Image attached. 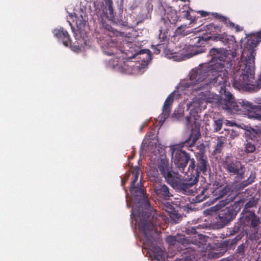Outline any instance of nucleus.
I'll return each mask as SVG.
<instances>
[{
	"instance_id": "obj_17",
	"label": "nucleus",
	"mask_w": 261,
	"mask_h": 261,
	"mask_svg": "<svg viewBox=\"0 0 261 261\" xmlns=\"http://www.w3.org/2000/svg\"><path fill=\"white\" fill-rule=\"evenodd\" d=\"M226 167L229 172L233 174L239 173L240 163L236 162V163L229 162L227 161L226 163Z\"/></svg>"
},
{
	"instance_id": "obj_25",
	"label": "nucleus",
	"mask_w": 261,
	"mask_h": 261,
	"mask_svg": "<svg viewBox=\"0 0 261 261\" xmlns=\"http://www.w3.org/2000/svg\"><path fill=\"white\" fill-rule=\"evenodd\" d=\"M250 219L251 221V225L253 226V227L256 226L258 223V219L254 215V214L250 215Z\"/></svg>"
},
{
	"instance_id": "obj_12",
	"label": "nucleus",
	"mask_w": 261,
	"mask_h": 261,
	"mask_svg": "<svg viewBox=\"0 0 261 261\" xmlns=\"http://www.w3.org/2000/svg\"><path fill=\"white\" fill-rule=\"evenodd\" d=\"M173 93H171L166 99L165 101L164 107L163 108V113L159 117L160 121H164V120L168 117L170 112V106L172 105L173 101Z\"/></svg>"
},
{
	"instance_id": "obj_13",
	"label": "nucleus",
	"mask_w": 261,
	"mask_h": 261,
	"mask_svg": "<svg viewBox=\"0 0 261 261\" xmlns=\"http://www.w3.org/2000/svg\"><path fill=\"white\" fill-rule=\"evenodd\" d=\"M54 35L60 40L62 41L63 44L68 46L70 43V40L69 34L66 31L61 28L60 29H55L53 32Z\"/></svg>"
},
{
	"instance_id": "obj_30",
	"label": "nucleus",
	"mask_w": 261,
	"mask_h": 261,
	"mask_svg": "<svg viewBox=\"0 0 261 261\" xmlns=\"http://www.w3.org/2000/svg\"><path fill=\"white\" fill-rule=\"evenodd\" d=\"M226 204V202L221 201V203L219 205V207H220L219 209H221V208H222V207L224 206V205H225ZM217 206H218V205H217Z\"/></svg>"
},
{
	"instance_id": "obj_14",
	"label": "nucleus",
	"mask_w": 261,
	"mask_h": 261,
	"mask_svg": "<svg viewBox=\"0 0 261 261\" xmlns=\"http://www.w3.org/2000/svg\"><path fill=\"white\" fill-rule=\"evenodd\" d=\"M154 187L155 193L159 197L166 198L170 196L168 188L166 185H161L159 183L154 185Z\"/></svg>"
},
{
	"instance_id": "obj_41",
	"label": "nucleus",
	"mask_w": 261,
	"mask_h": 261,
	"mask_svg": "<svg viewBox=\"0 0 261 261\" xmlns=\"http://www.w3.org/2000/svg\"><path fill=\"white\" fill-rule=\"evenodd\" d=\"M246 135H249V134H248V133H246Z\"/></svg>"
},
{
	"instance_id": "obj_19",
	"label": "nucleus",
	"mask_w": 261,
	"mask_h": 261,
	"mask_svg": "<svg viewBox=\"0 0 261 261\" xmlns=\"http://www.w3.org/2000/svg\"><path fill=\"white\" fill-rule=\"evenodd\" d=\"M200 135V133L198 130L193 131L189 139V142H191L192 144H194L198 140Z\"/></svg>"
},
{
	"instance_id": "obj_8",
	"label": "nucleus",
	"mask_w": 261,
	"mask_h": 261,
	"mask_svg": "<svg viewBox=\"0 0 261 261\" xmlns=\"http://www.w3.org/2000/svg\"><path fill=\"white\" fill-rule=\"evenodd\" d=\"M193 48V47L192 46L186 45L185 47L180 50L179 52L176 51L169 54L167 53L166 56L168 59H172L175 61H181L199 53L198 52L190 53L188 51V49H191V48Z\"/></svg>"
},
{
	"instance_id": "obj_31",
	"label": "nucleus",
	"mask_w": 261,
	"mask_h": 261,
	"mask_svg": "<svg viewBox=\"0 0 261 261\" xmlns=\"http://www.w3.org/2000/svg\"><path fill=\"white\" fill-rule=\"evenodd\" d=\"M180 261H194L190 257H186L184 259H181Z\"/></svg>"
},
{
	"instance_id": "obj_23",
	"label": "nucleus",
	"mask_w": 261,
	"mask_h": 261,
	"mask_svg": "<svg viewBox=\"0 0 261 261\" xmlns=\"http://www.w3.org/2000/svg\"><path fill=\"white\" fill-rule=\"evenodd\" d=\"M167 242L171 245H175L177 243V240L175 237L168 236L166 238Z\"/></svg>"
},
{
	"instance_id": "obj_16",
	"label": "nucleus",
	"mask_w": 261,
	"mask_h": 261,
	"mask_svg": "<svg viewBox=\"0 0 261 261\" xmlns=\"http://www.w3.org/2000/svg\"><path fill=\"white\" fill-rule=\"evenodd\" d=\"M149 180L155 185L160 183V179L158 176L157 170L154 168H150L147 173Z\"/></svg>"
},
{
	"instance_id": "obj_1",
	"label": "nucleus",
	"mask_w": 261,
	"mask_h": 261,
	"mask_svg": "<svg viewBox=\"0 0 261 261\" xmlns=\"http://www.w3.org/2000/svg\"><path fill=\"white\" fill-rule=\"evenodd\" d=\"M212 57V61L209 65V69L206 76L201 69L192 70L190 73L189 80L182 85L187 87L194 85L196 84H200V88L207 83L213 84L215 86L225 84L228 79V69H230L232 64L229 58L221 52V50L216 48H213L210 51Z\"/></svg>"
},
{
	"instance_id": "obj_21",
	"label": "nucleus",
	"mask_w": 261,
	"mask_h": 261,
	"mask_svg": "<svg viewBox=\"0 0 261 261\" xmlns=\"http://www.w3.org/2000/svg\"><path fill=\"white\" fill-rule=\"evenodd\" d=\"M198 169L203 172H205L206 170V162L204 159H201L198 164Z\"/></svg>"
},
{
	"instance_id": "obj_34",
	"label": "nucleus",
	"mask_w": 261,
	"mask_h": 261,
	"mask_svg": "<svg viewBox=\"0 0 261 261\" xmlns=\"http://www.w3.org/2000/svg\"><path fill=\"white\" fill-rule=\"evenodd\" d=\"M132 64H133V63H132L131 62H129L127 66L128 67H132Z\"/></svg>"
},
{
	"instance_id": "obj_15",
	"label": "nucleus",
	"mask_w": 261,
	"mask_h": 261,
	"mask_svg": "<svg viewBox=\"0 0 261 261\" xmlns=\"http://www.w3.org/2000/svg\"><path fill=\"white\" fill-rule=\"evenodd\" d=\"M215 190L213 192L214 195L216 197L215 199H219L225 195L228 191L227 186L224 185H216Z\"/></svg>"
},
{
	"instance_id": "obj_9",
	"label": "nucleus",
	"mask_w": 261,
	"mask_h": 261,
	"mask_svg": "<svg viewBox=\"0 0 261 261\" xmlns=\"http://www.w3.org/2000/svg\"><path fill=\"white\" fill-rule=\"evenodd\" d=\"M215 40L220 41L231 50H236L238 48V44L233 36L227 35L225 33L218 34L215 37Z\"/></svg>"
},
{
	"instance_id": "obj_27",
	"label": "nucleus",
	"mask_w": 261,
	"mask_h": 261,
	"mask_svg": "<svg viewBox=\"0 0 261 261\" xmlns=\"http://www.w3.org/2000/svg\"><path fill=\"white\" fill-rule=\"evenodd\" d=\"M188 10H186L184 11V12L185 13V16L186 17V18L188 19L191 20L192 19V18L190 17V13L191 11H192V10H191L189 7L188 8Z\"/></svg>"
},
{
	"instance_id": "obj_10",
	"label": "nucleus",
	"mask_w": 261,
	"mask_h": 261,
	"mask_svg": "<svg viewBox=\"0 0 261 261\" xmlns=\"http://www.w3.org/2000/svg\"><path fill=\"white\" fill-rule=\"evenodd\" d=\"M163 19L165 21V23H168L167 21H169L171 24H174L178 21L179 17L176 10L171 7H168L165 9V13Z\"/></svg>"
},
{
	"instance_id": "obj_6",
	"label": "nucleus",
	"mask_w": 261,
	"mask_h": 261,
	"mask_svg": "<svg viewBox=\"0 0 261 261\" xmlns=\"http://www.w3.org/2000/svg\"><path fill=\"white\" fill-rule=\"evenodd\" d=\"M131 172L133 175V180L130 188V193L136 199L143 200L146 204L148 205V203L145 199V194L143 189L142 188L141 184L140 182L137 184L136 186L135 185V182L137 181L140 173L139 168L137 166L133 167L131 169Z\"/></svg>"
},
{
	"instance_id": "obj_29",
	"label": "nucleus",
	"mask_w": 261,
	"mask_h": 261,
	"mask_svg": "<svg viewBox=\"0 0 261 261\" xmlns=\"http://www.w3.org/2000/svg\"><path fill=\"white\" fill-rule=\"evenodd\" d=\"M189 168H191L192 170H193L195 168L194 161L193 159L190 160V164L189 165Z\"/></svg>"
},
{
	"instance_id": "obj_5",
	"label": "nucleus",
	"mask_w": 261,
	"mask_h": 261,
	"mask_svg": "<svg viewBox=\"0 0 261 261\" xmlns=\"http://www.w3.org/2000/svg\"><path fill=\"white\" fill-rule=\"evenodd\" d=\"M158 168L168 183L173 186L178 184L179 175L178 173L171 171L169 162L165 156H162V158H160L159 160Z\"/></svg>"
},
{
	"instance_id": "obj_4",
	"label": "nucleus",
	"mask_w": 261,
	"mask_h": 261,
	"mask_svg": "<svg viewBox=\"0 0 261 261\" xmlns=\"http://www.w3.org/2000/svg\"><path fill=\"white\" fill-rule=\"evenodd\" d=\"M132 217L138 223L139 229L144 234V238L142 239L144 248L148 250V251L151 259L152 260L157 259L159 261L164 259L165 258L164 252L158 246L152 245V235L154 232H156L154 226L152 224H139L136 217V210L134 208L132 210Z\"/></svg>"
},
{
	"instance_id": "obj_38",
	"label": "nucleus",
	"mask_w": 261,
	"mask_h": 261,
	"mask_svg": "<svg viewBox=\"0 0 261 261\" xmlns=\"http://www.w3.org/2000/svg\"><path fill=\"white\" fill-rule=\"evenodd\" d=\"M206 12H204V14H202V15L203 16H206Z\"/></svg>"
},
{
	"instance_id": "obj_40",
	"label": "nucleus",
	"mask_w": 261,
	"mask_h": 261,
	"mask_svg": "<svg viewBox=\"0 0 261 261\" xmlns=\"http://www.w3.org/2000/svg\"><path fill=\"white\" fill-rule=\"evenodd\" d=\"M152 7H153V6L151 5V6H150V8H151V9H152Z\"/></svg>"
},
{
	"instance_id": "obj_39",
	"label": "nucleus",
	"mask_w": 261,
	"mask_h": 261,
	"mask_svg": "<svg viewBox=\"0 0 261 261\" xmlns=\"http://www.w3.org/2000/svg\"><path fill=\"white\" fill-rule=\"evenodd\" d=\"M70 17L72 18L73 15H70Z\"/></svg>"
},
{
	"instance_id": "obj_35",
	"label": "nucleus",
	"mask_w": 261,
	"mask_h": 261,
	"mask_svg": "<svg viewBox=\"0 0 261 261\" xmlns=\"http://www.w3.org/2000/svg\"><path fill=\"white\" fill-rule=\"evenodd\" d=\"M135 7V6L134 5H133L130 7V9L133 10Z\"/></svg>"
},
{
	"instance_id": "obj_26",
	"label": "nucleus",
	"mask_w": 261,
	"mask_h": 261,
	"mask_svg": "<svg viewBox=\"0 0 261 261\" xmlns=\"http://www.w3.org/2000/svg\"><path fill=\"white\" fill-rule=\"evenodd\" d=\"M255 177L254 176H252L250 177L246 181H244L243 183V185L244 187H246L248 186L249 184H251L252 182H253V180L254 179Z\"/></svg>"
},
{
	"instance_id": "obj_24",
	"label": "nucleus",
	"mask_w": 261,
	"mask_h": 261,
	"mask_svg": "<svg viewBox=\"0 0 261 261\" xmlns=\"http://www.w3.org/2000/svg\"><path fill=\"white\" fill-rule=\"evenodd\" d=\"M228 26L232 29H234L236 32H239L243 30V28L242 27H240L238 24H235L232 22H229L228 23Z\"/></svg>"
},
{
	"instance_id": "obj_22",
	"label": "nucleus",
	"mask_w": 261,
	"mask_h": 261,
	"mask_svg": "<svg viewBox=\"0 0 261 261\" xmlns=\"http://www.w3.org/2000/svg\"><path fill=\"white\" fill-rule=\"evenodd\" d=\"M222 120L218 119L214 121V129L216 132L220 130L222 127Z\"/></svg>"
},
{
	"instance_id": "obj_28",
	"label": "nucleus",
	"mask_w": 261,
	"mask_h": 261,
	"mask_svg": "<svg viewBox=\"0 0 261 261\" xmlns=\"http://www.w3.org/2000/svg\"><path fill=\"white\" fill-rule=\"evenodd\" d=\"M108 2H109L108 9H109V10L110 11V13H112V12H113V8H112V0H109Z\"/></svg>"
},
{
	"instance_id": "obj_33",
	"label": "nucleus",
	"mask_w": 261,
	"mask_h": 261,
	"mask_svg": "<svg viewBox=\"0 0 261 261\" xmlns=\"http://www.w3.org/2000/svg\"><path fill=\"white\" fill-rule=\"evenodd\" d=\"M126 73H128V74H131V73H135V71H129V70L128 71H125Z\"/></svg>"
},
{
	"instance_id": "obj_7",
	"label": "nucleus",
	"mask_w": 261,
	"mask_h": 261,
	"mask_svg": "<svg viewBox=\"0 0 261 261\" xmlns=\"http://www.w3.org/2000/svg\"><path fill=\"white\" fill-rule=\"evenodd\" d=\"M172 153V161L178 168H183L188 163L189 157L186 152L182 151L179 145L170 147Z\"/></svg>"
},
{
	"instance_id": "obj_36",
	"label": "nucleus",
	"mask_w": 261,
	"mask_h": 261,
	"mask_svg": "<svg viewBox=\"0 0 261 261\" xmlns=\"http://www.w3.org/2000/svg\"><path fill=\"white\" fill-rule=\"evenodd\" d=\"M198 181L197 178H195L194 180V184L196 183Z\"/></svg>"
},
{
	"instance_id": "obj_18",
	"label": "nucleus",
	"mask_w": 261,
	"mask_h": 261,
	"mask_svg": "<svg viewBox=\"0 0 261 261\" xmlns=\"http://www.w3.org/2000/svg\"><path fill=\"white\" fill-rule=\"evenodd\" d=\"M255 150V146L252 142L247 141L245 144V151L247 153H251Z\"/></svg>"
},
{
	"instance_id": "obj_20",
	"label": "nucleus",
	"mask_w": 261,
	"mask_h": 261,
	"mask_svg": "<svg viewBox=\"0 0 261 261\" xmlns=\"http://www.w3.org/2000/svg\"><path fill=\"white\" fill-rule=\"evenodd\" d=\"M224 144V140H222V139H218L217 143V145L215 147V150H214V152L215 153H219L221 151V149H222Z\"/></svg>"
},
{
	"instance_id": "obj_3",
	"label": "nucleus",
	"mask_w": 261,
	"mask_h": 261,
	"mask_svg": "<svg viewBox=\"0 0 261 261\" xmlns=\"http://www.w3.org/2000/svg\"><path fill=\"white\" fill-rule=\"evenodd\" d=\"M219 96L209 91L201 92L198 96L187 105V109L190 111V116L187 117L188 123L194 122L197 126L199 125V116L198 114L206 108V103H214L219 105L222 102Z\"/></svg>"
},
{
	"instance_id": "obj_2",
	"label": "nucleus",
	"mask_w": 261,
	"mask_h": 261,
	"mask_svg": "<svg viewBox=\"0 0 261 261\" xmlns=\"http://www.w3.org/2000/svg\"><path fill=\"white\" fill-rule=\"evenodd\" d=\"M220 92L226 102L222 106L224 109L233 112H242L244 114L247 113L250 118L261 119V105L255 108L248 101L244 100L237 103L232 95L226 91V87L223 86H221Z\"/></svg>"
},
{
	"instance_id": "obj_32",
	"label": "nucleus",
	"mask_w": 261,
	"mask_h": 261,
	"mask_svg": "<svg viewBox=\"0 0 261 261\" xmlns=\"http://www.w3.org/2000/svg\"><path fill=\"white\" fill-rule=\"evenodd\" d=\"M226 124L229 126H232L233 125V123L229 121H227L226 122Z\"/></svg>"
},
{
	"instance_id": "obj_37",
	"label": "nucleus",
	"mask_w": 261,
	"mask_h": 261,
	"mask_svg": "<svg viewBox=\"0 0 261 261\" xmlns=\"http://www.w3.org/2000/svg\"><path fill=\"white\" fill-rule=\"evenodd\" d=\"M124 181H125V179H123L122 180V184H124Z\"/></svg>"
},
{
	"instance_id": "obj_11",
	"label": "nucleus",
	"mask_w": 261,
	"mask_h": 261,
	"mask_svg": "<svg viewBox=\"0 0 261 261\" xmlns=\"http://www.w3.org/2000/svg\"><path fill=\"white\" fill-rule=\"evenodd\" d=\"M232 208L227 207L221 210L218 214L219 222L222 226L226 225L232 218Z\"/></svg>"
}]
</instances>
